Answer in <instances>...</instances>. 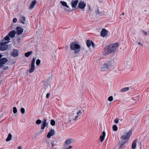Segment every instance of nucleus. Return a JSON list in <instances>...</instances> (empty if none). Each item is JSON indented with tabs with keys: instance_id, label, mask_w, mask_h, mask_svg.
Instances as JSON below:
<instances>
[{
	"instance_id": "46",
	"label": "nucleus",
	"mask_w": 149,
	"mask_h": 149,
	"mask_svg": "<svg viewBox=\"0 0 149 149\" xmlns=\"http://www.w3.org/2000/svg\"><path fill=\"white\" fill-rule=\"evenodd\" d=\"M17 19H13V22L14 23H15L17 22Z\"/></svg>"
},
{
	"instance_id": "15",
	"label": "nucleus",
	"mask_w": 149,
	"mask_h": 149,
	"mask_svg": "<svg viewBox=\"0 0 149 149\" xmlns=\"http://www.w3.org/2000/svg\"><path fill=\"white\" fill-rule=\"evenodd\" d=\"M106 135V133L104 131H103L102 134L100 136V140L101 142H102L104 141Z\"/></svg>"
},
{
	"instance_id": "34",
	"label": "nucleus",
	"mask_w": 149,
	"mask_h": 149,
	"mask_svg": "<svg viewBox=\"0 0 149 149\" xmlns=\"http://www.w3.org/2000/svg\"><path fill=\"white\" fill-rule=\"evenodd\" d=\"M20 111L22 114H24L25 112L24 109L23 108H21Z\"/></svg>"
},
{
	"instance_id": "27",
	"label": "nucleus",
	"mask_w": 149,
	"mask_h": 149,
	"mask_svg": "<svg viewBox=\"0 0 149 149\" xmlns=\"http://www.w3.org/2000/svg\"><path fill=\"white\" fill-rule=\"evenodd\" d=\"M40 63V61L39 59H38L36 61V63L37 65H39Z\"/></svg>"
},
{
	"instance_id": "43",
	"label": "nucleus",
	"mask_w": 149,
	"mask_h": 149,
	"mask_svg": "<svg viewBox=\"0 0 149 149\" xmlns=\"http://www.w3.org/2000/svg\"><path fill=\"white\" fill-rule=\"evenodd\" d=\"M32 53V51H29V56L31 55Z\"/></svg>"
},
{
	"instance_id": "11",
	"label": "nucleus",
	"mask_w": 149,
	"mask_h": 149,
	"mask_svg": "<svg viewBox=\"0 0 149 149\" xmlns=\"http://www.w3.org/2000/svg\"><path fill=\"white\" fill-rule=\"evenodd\" d=\"M55 133L54 130H51L48 133L47 135V137L48 138H50L52 136H53Z\"/></svg>"
},
{
	"instance_id": "53",
	"label": "nucleus",
	"mask_w": 149,
	"mask_h": 149,
	"mask_svg": "<svg viewBox=\"0 0 149 149\" xmlns=\"http://www.w3.org/2000/svg\"><path fill=\"white\" fill-rule=\"evenodd\" d=\"M14 19H16V18H14Z\"/></svg>"
},
{
	"instance_id": "22",
	"label": "nucleus",
	"mask_w": 149,
	"mask_h": 149,
	"mask_svg": "<svg viewBox=\"0 0 149 149\" xmlns=\"http://www.w3.org/2000/svg\"><path fill=\"white\" fill-rule=\"evenodd\" d=\"M129 89V87H126L125 88H124L121 89L120 90V91L121 92H124L126 91H127Z\"/></svg>"
},
{
	"instance_id": "14",
	"label": "nucleus",
	"mask_w": 149,
	"mask_h": 149,
	"mask_svg": "<svg viewBox=\"0 0 149 149\" xmlns=\"http://www.w3.org/2000/svg\"><path fill=\"white\" fill-rule=\"evenodd\" d=\"M78 2V0L72 1L71 3V6L72 8H75L77 6Z\"/></svg>"
},
{
	"instance_id": "5",
	"label": "nucleus",
	"mask_w": 149,
	"mask_h": 149,
	"mask_svg": "<svg viewBox=\"0 0 149 149\" xmlns=\"http://www.w3.org/2000/svg\"><path fill=\"white\" fill-rule=\"evenodd\" d=\"M109 65L108 63H104L103 64L101 67V70L102 71H105L108 69Z\"/></svg>"
},
{
	"instance_id": "25",
	"label": "nucleus",
	"mask_w": 149,
	"mask_h": 149,
	"mask_svg": "<svg viewBox=\"0 0 149 149\" xmlns=\"http://www.w3.org/2000/svg\"><path fill=\"white\" fill-rule=\"evenodd\" d=\"M56 143V141L55 140H52V141L51 143H52V147H53L54 146Z\"/></svg>"
},
{
	"instance_id": "13",
	"label": "nucleus",
	"mask_w": 149,
	"mask_h": 149,
	"mask_svg": "<svg viewBox=\"0 0 149 149\" xmlns=\"http://www.w3.org/2000/svg\"><path fill=\"white\" fill-rule=\"evenodd\" d=\"M18 52L17 49H14L11 53V55L14 57L17 56L18 54Z\"/></svg>"
},
{
	"instance_id": "8",
	"label": "nucleus",
	"mask_w": 149,
	"mask_h": 149,
	"mask_svg": "<svg viewBox=\"0 0 149 149\" xmlns=\"http://www.w3.org/2000/svg\"><path fill=\"white\" fill-rule=\"evenodd\" d=\"M86 6V4L84 1H81L79 3L78 7L81 9L84 8Z\"/></svg>"
},
{
	"instance_id": "20",
	"label": "nucleus",
	"mask_w": 149,
	"mask_h": 149,
	"mask_svg": "<svg viewBox=\"0 0 149 149\" xmlns=\"http://www.w3.org/2000/svg\"><path fill=\"white\" fill-rule=\"evenodd\" d=\"M35 65L31 64L30 69L29 70V72L30 73H32L35 70Z\"/></svg>"
},
{
	"instance_id": "33",
	"label": "nucleus",
	"mask_w": 149,
	"mask_h": 149,
	"mask_svg": "<svg viewBox=\"0 0 149 149\" xmlns=\"http://www.w3.org/2000/svg\"><path fill=\"white\" fill-rule=\"evenodd\" d=\"M108 100L109 101H111L113 100V97L112 96H110L108 98Z\"/></svg>"
},
{
	"instance_id": "39",
	"label": "nucleus",
	"mask_w": 149,
	"mask_h": 149,
	"mask_svg": "<svg viewBox=\"0 0 149 149\" xmlns=\"http://www.w3.org/2000/svg\"><path fill=\"white\" fill-rule=\"evenodd\" d=\"M25 19H20L21 22L22 23H24Z\"/></svg>"
},
{
	"instance_id": "17",
	"label": "nucleus",
	"mask_w": 149,
	"mask_h": 149,
	"mask_svg": "<svg viewBox=\"0 0 149 149\" xmlns=\"http://www.w3.org/2000/svg\"><path fill=\"white\" fill-rule=\"evenodd\" d=\"M72 140L71 139H67L65 142V144L64 146L65 147H67V145H69L72 143Z\"/></svg>"
},
{
	"instance_id": "47",
	"label": "nucleus",
	"mask_w": 149,
	"mask_h": 149,
	"mask_svg": "<svg viewBox=\"0 0 149 149\" xmlns=\"http://www.w3.org/2000/svg\"><path fill=\"white\" fill-rule=\"evenodd\" d=\"M17 149H21L22 148L20 146H19L17 147Z\"/></svg>"
},
{
	"instance_id": "49",
	"label": "nucleus",
	"mask_w": 149,
	"mask_h": 149,
	"mask_svg": "<svg viewBox=\"0 0 149 149\" xmlns=\"http://www.w3.org/2000/svg\"><path fill=\"white\" fill-rule=\"evenodd\" d=\"M65 48L67 49H68V46L67 45H66L65 47Z\"/></svg>"
},
{
	"instance_id": "19",
	"label": "nucleus",
	"mask_w": 149,
	"mask_h": 149,
	"mask_svg": "<svg viewBox=\"0 0 149 149\" xmlns=\"http://www.w3.org/2000/svg\"><path fill=\"white\" fill-rule=\"evenodd\" d=\"M15 31L14 30H13L9 33L8 35L11 38H13L15 36Z\"/></svg>"
},
{
	"instance_id": "31",
	"label": "nucleus",
	"mask_w": 149,
	"mask_h": 149,
	"mask_svg": "<svg viewBox=\"0 0 149 149\" xmlns=\"http://www.w3.org/2000/svg\"><path fill=\"white\" fill-rule=\"evenodd\" d=\"M41 123V121L40 120H37L36 121V123L37 124H40Z\"/></svg>"
},
{
	"instance_id": "2",
	"label": "nucleus",
	"mask_w": 149,
	"mask_h": 149,
	"mask_svg": "<svg viewBox=\"0 0 149 149\" xmlns=\"http://www.w3.org/2000/svg\"><path fill=\"white\" fill-rule=\"evenodd\" d=\"M80 48L81 46L77 41L72 42L70 45V49L71 50L74 51L75 54L80 52Z\"/></svg>"
},
{
	"instance_id": "7",
	"label": "nucleus",
	"mask_w": 149,
	"mask_h": 149,
	"mask_svg": "<svg viewBox=\"0 0 149 149\" xmlns=\"http://www.w3.org/2000/svg\"><path fill=\"white\" fill-rule=\"evenodd\" d=\"M8 61L7 59L5 58H3L0 59V68H2L3 65Z\"/></svg>"
},
{
	"instance_id": "12",
	"label": "nucleus",
	"mask_w": 149,
	"mask_h": 149,
	"mask_svg": "<svg viewBox=\"0 0 149 149\" xmlns=\"http://www.w3.org/2000/svg\"><path fill=\"white\" fill-rule=\"evenodd\" d=\"M17 33L18 35H20L22 34L23 31V29L19 26L17 27L16 29Z\"/></svg>"
},
{
	"instance_id": "23",
	"label": "nucleus",
	"mask_w": 149,
	"mask_h": 149,
	"mask_svg": "<svg viewBox=\"0 0 149 149\" xmlns=\"http://www.w3.org/2000/svg\"><path fill=\"white\" fill-rule=\"evenodd\" d=\"M12 135L10 134H8V137L6 139V141H10L11 140L12 138Z\"/></svg>"
},
{
	"instance_id": "30",
	"label": "nucleus",
	"mask_w": 149,
	"mask_h": 149,
	"mask_svg": "<svg viewBox=\"0 0 149 149\" xmlns=\"http://www.w3.org/2000/svg\"><path fill=\"white\" fill-rule=\"evenodd\" d=\"M17 112V110L16 108L15 107H14L13 108V112L14 113H16Z\"/></svg>"
},
{
	"instance_id": "4",
	"label": "nucleus",
	"mask_w": 149,
	"mask_h": 149,
	"mask_svg": "<svg viewBox=\"0 0 149 149\" xmlns=\"http://www.w3.org/2000/svg\"><path fill=\"white\" fill-rule=\"evenodd\" d=\"M8 42H1L0 43V50L4 51L7 49L8 47L7 44Z\"/></svg>"
},
{
	"instance_id": "24",
	"label": "nucleus",
	"mask_w": 149,
	"mask_h": 149,
	"mask_svg": "<svg viewBox=\"0 0 149 149\" xmlns=\"http://www.w3.org/2000/svg\"><path fill=\"white\" fill-rule=\"evenodd\" d=\"M95 12L96 14L99 15L102 12H100L98 8H97L96 9H95Z\"/></svg>"
},
{
	"instance_id": "28",
	"label": "nucleus",
	"mask_w": 149,
	"mask_h": 149,
	"mask_svg": "<svg viewBox=\"0 0 149 149\" xmlns=\"http://www.w3.org/2000/svg\"><path fill=\"white\" fill-rule=\"evenodd\" d=\"M50 124L52 126H54L55 124V122L54 120L52 119L50 122Z\"/></svg>"
},
{
	"instance_id": "40",
	"label": "nucleus",
	"mask_w": 149,
	"mask_h": 149,
	"mask_svg": "<svg viewBox=\"0 0 149 149\" xmlns=\"http://www.w3.org/2000/svg\"><path fill=\"white\" fill-rule=\"evenodd\" d=\"M50 95V93H47L46 95V97L47 98H48Z\"/></svg>"
},
{
	"instance_id": "29",
	"label": "nucleus",
	"mask_w": 149,
	"mask_h": 149,
	"mask_svg": "<svg viewBox=\"0 0 149 149\" xmlns=\"http://www.w3.org/2000/svg\"><path fill=\"white\" fill-rule=\"evenodd\" d=\"M9 37V35L5 37H4V39L6 40H9L10 39Z\"/></svg>"
},
{
	"instance_id": "44",
	"label": "nucleus",
	"mask_w": 149,
	"mask_h": 149,
	"mask_svg": "<svg viewBox=\"0 0 149 149\" xmlns=\"http://www.w3.org/2000/svg\"><path fill=\"white\" fill-rule=\"evenodd\" d=\"M28 52H26L25 54V56L27 57H28Z\"/></svg>"
},
{
	"instance_id": "1",
	"label": "nucleus",
	"mask_w": 149,
	"mask_h": 149,
	"mask_svg": "<svg viewBox=\"0 0 149 149\" xmlns=\"http://www.w3.org/2000/svg\"><path fill=\"white\" fill-rule=\"evenodd\" d=\"M119 46L118 43H116L114 44H111L109 45L106 47L104 50L103 52L104 55H108L111 53L114 52L116 50Z\"/></svg>"
},
{
	"instance_id": "16",
	"label": "nucleus",
	"mask_w": 149,
	"mask_h": 149,
	"mask_svg": "<svg viewBox=\"0 0 149 149\" xmlns=\"http://www.w3.org/2000/svg\"><path fill=\"white\" fill-rule=\"evenodd\" d=\"M36 0H34L32 1L29 8L30 9H32L33 8L36 4Z\"/></svg>"
},
{
	"instance_id": "9",
	"label": "nucleus",
	"mask_w": 149,
	"mask_h": 149,
	"mask_svg": "<svg viewBox=\"0 0 149 149\" xmlns=\"http://www.w3.org/2000/svg\"><path fill=\"white\" fill-rule=\"evenodd\" d=\"M86 45L88 47H90L91 45L93 47H95V44L93 41L91 40H88L86 41Z\"/></svg>"
},
{
	"instance_id": "35",
	"label": "nucleus",
	"mask_w": 149,
	"mask_h": 149,
	"mask_svg": "<svg viewBox=\"0 0 149 149\" xmlns=\"http://www.w3.org/2000/svg\"><path fill=\"white\" fill-rule=\"evenodd\" d=\"M81 114V110H79L77 112V115L78 116H80Z\"/></svg>"
},
{
	"instance_id": "21",
	"label": "nucleus",
	"mask_w": 149,
	"mask_h": 149,
	"mask_svg": "<svg viewBox=\"0 0 149 149\" xmlns=\"http://www.w3.org/2000/svg\"><path fill=\"white\" fill-rule=\"evenodd\" d=\"M137 141V139H135L133 141L132 146V149H134L135 148Z\"/></svg>"
},
{
	"instance_id": "26",
	"label": "nucleus",
	"mask_w": 149,
	"mask_h": 149,
	"mask_svg": "<svg viewBox=\"0 0 149 149\" xmlns=\"http://www.w3.org/2000/svg\"><path fill=\"white\" fill-rule=\"evenodd\" d=\"M113 129L114 131H116L118 130V127L116 125H114L113 126Z\"/></svg>"
},
{
	"instance_id": "32",
	"label": "nucleus",
	"mask_w": 149,
	"mask_h": 149,
	"mask_svg": "<svg viewBox=\"0 0 149 149\" xmlns=\"http://www.w3.org/2000/svg\"><path fill=\"white\" fill-rule=\"evenodd\" d=\"M36 59L35 58H33L31 63V64L34 65H35V61Z\"/></svg>"
},
{
	"instance_id": "18",
	"label": "nucleus",
	"mask_w": 149,
	"mask_h": 149,
	"mask_svg": "<svg viewBox=\"0 0 149 149\" xmlns=\"http://www.w3.org/2000/svg\"><path fill=\"white\" fill-rule=\"evenodd\" d=\"M60 3H61L62 6L67 8H68L67 10L68 11H70V8L67 5V3L65 2L61 1H60Z\"/></svg>"
},
{
	"instance_id": "41",
	"label": "nucleus",
	"mask_w": 149,
	"mask_h": 149,
	"mask_svg": "<svg viewBox=\"0 0 149 149\" xmlns=\"http://www.w3.org/2000/svg\"><path fill=\"white\" fill-rule=\"evenodd\" d=\"M8 67L7 66L6 67H5L4 68L3 70H5L8 69Z\"/></svg>"
},
{
	"instance_id": "52",
	"label": "nucleus",
	"mask_w": 149,
	"mask_h": 149,
	"mask_svg": "<svg viewBox=\"0 0 149 149\" xmlns=\"http://www.w3.org/2000/svg\"><path fill=\"white\" fill-rule=\"evenodd\" d=\"M23 19H25V17H24Z\"/></svg>"
},
{
	"instance_id": "48",
	"label": "nucleus",
	"mask_w": 149,
	"mask_h": 149,
	"mask_svg": "<svg viewBox=\"0 0 149 149\" xmlns=\"http://www.w3.org/2000/svg\"><path fill=\"white\" fill-rule=\"evenodd\" d=\"M88 6L89 7V9L91 10V7L90 5Z\"/></svg>"
},
{
	"instance_id": "10",
	"label": "nucleus",
	"mask_w": 149,
	"mask_h": 149,
	"mask_svg": "<svg viewBox=\"0 0 149 149\" xmlns=\"http://www.w3.org/2000/svg\"><path fill=\"white\" fill-rule=\"evenodd\" d=\"M108 33V31L105 29H103L101 32L100 35L102 37H104L106 36Z\"/></svg>"
},
{
	"instance_id": "38",
	"label": "nucleus",
	"mask_w": 149,
	"mask_h": 149,
	"mask_svg": "<svg viewBox=\"0 0 149 149\" xmlns=\"http://www.w3.org/2000/svg\"><path fill=\"white\" fill-rule=\"evenodd\" d=\"M114 122L116 123H118V119L116 118L115 120H114Z\"/></svg>"
},
{
	"instance_id": "45",
	"label": "nucleus",
	"mask_w": 149,
	"mask_h": 149,
	"mask_svg": "<svg viewBox=\"0 0 149 149\" xmlns=\"http://www.w3.org/2000/svg\"><path fill=\"white\" fill-rule=\"evenodd\" d=\"M138 45H140L141 46H142V45H143L140 42H138Z\"/></svg>"
},
{
	"instance_id": "42",
	"label": "nucleus",
	"mask_w": 149,
	"mask_h": 149,
	"mask_svg": "<svg viewBox=\"0 0 149 149\" xmlns=\"http://www.w3.org/2000/svg\"><path fill=\"white\" fill-rule=\"evenodd\" d=\"M72 148V146H69L68 148H67L65 149H70L71 148Z\"/></svg>"
},
{
	"instance_id": "3",
	"label": "nucleus",
	"mask_w": 149,
	"mask_h": 149,
	"mask_svg": "<svg viewBox=\"0 0 149 149\" xmlns=\"http://www.w3.org/2000/svg\"><path fill=\"white\" fill-rule=\"evenodd\" d=\"M132 134V132L130 131L127 132H125L123 136L121 137V138L122 141L124 143L126 141H128Z\"/></svg>"
},
{
	"instance_id": "37",
	"label": "nucleus",
	"mask_w": 149,
	"mask_h": 149,
	"mask_svg": "<svg viewBox=\"0 0 149 149\" xmlns=\"http://www.w3.org/2000/svg\"><path fill=\"white\" fill-rule=\"evenodd\" d=\"M78 116H79L78 115H76L75 116V118H73L72 119L73 120H75L76 119L78 118Z\"/></svg>"
},
{
	"instance_id": "51",
	"label": "nucleus",
	"mask_w": 149,
	"mask_h": 149,
	"mask_svg": "<svg viewBox=\"0 0 149 149\" xmlns=\"http://www.w3.org/2000/svg\"><path fill=\"white\" fill-rule=\"evenodd\" d=\"M122 15H124V12H123L122 13Z\"/></svg>"
},
{
	"instance_id": "36",
	"label": "nucleus",
	"mask_w": 149,
	"mask_h": 149,
	"mask_svg": "<svg viewBox=\"0 0 149 149\" xmlns=\"http://www.w3.org/2000/svg\"><path fill=\"white\" fill-rule=\"evenodd\" d=\"M142 31L143 35L146 36L147 35V33L145 31L142 30Z\"/></svg>"
},
{
	"instance_id": "6",
	"label": "nucleus",
	"mask_w": 149,
	"mask_h": 149,
	"mask_svg": "<svg viewBox=\"0 0 149 149\" xmlns=\"http://www.w3.org/2000/svg\"><path fill=\"white\" fill-rule=\"evenodd\" d=\"M47 120L46 119H44L43 121L42 122V124L41 125V129L42 130H43L47 126L48 123H47Z\"/></svg>"
},
{
	"instance_id": "50",
	"label": "nucleus",
	"mask_w": 149,
	"mask_h": 149,
	"mask_svg": "<svg viewBox=\"0 0 149 149\" xmlns=\"http://www.w3.org/2000/svg\"><path fill=\"white\" fill-rule=\"evenodd\" d=\"M2 55L1 54H0V59H1V58L2 57Z\"/></svg>"
}]
</instances>
